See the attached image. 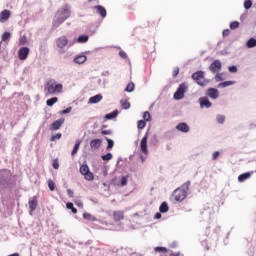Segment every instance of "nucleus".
Masks as SVG:
<instances>
[{
    "label": "nucleus",
    "mask_w": 256,
    "mask_h": 256,
    "mask_svg": "<svg viewBox=\"0 0 256 256\" xmlns=\"http://www.w3.org/2000/svg\"><path fill=\"white\" fill-rule=\"evenodd\" d=\"M11 171L4 169L0 171V191H5V189H11L14 187L15 182L11 181Z\"/></svg>",
    "instance_id": "1"
},
{
    "label": "nucleus",
    "mask_w": 256,
    "mask_h": 256,
    "mask_svg": "<svg viewBox=\"0 0 256 256\" xmlns=\"http://www.w3.org/2000/svg\"><path fill=\"white\" fill-rule=\"evenodd\" d=\"M44 91L46 95H55V93H61V91H63V84H57L55 80H50L47 82Z\"/></svg>",
    "instance_id": "2"
},
{
    "label": "nucleus",
    "mask_w": 256,
    "mask_h": 256,
    "mask_svg": "<svg viewBox=\"0 0 256 256\" xmlns=\"http://www.w3.org/2000/svg\"><path fill=\"white\" fill-rule=\"evenodd\" d=\"M69 18V14H67V10L62 9L59 10L56 15L55 19L52 23L53 29H57V27H60L62 23H65V21Z\"/></svg>",
    "instance_id": "3"
},
{
    "label": "nucleus",
    "mask_w": 256,
    "mask_h": 256,
    "mask_svg": "<svg viewBox=\"0 0 256 256\" xmlns=\"http://www.w3.org/2000/svg\"><path fill=\"white\" fill-rule=\"evenodd\" d=\"M192 79L200 87H205V85H207L209 83V80L205 79V72L201 71V70L193 73Z\"/></svg>",
    "instance_id": "4"
},
{
    "label": "nucleus",
    "mask_w": 256,
    "mask_h": 256,
    "mask_svg": "<svg viewBox=\"0 0 256 256\" xmlns=\"http://www.w3.org/2000/svg\"><path fill=\"white\" fill-rule=\"evenodd\" d=\"M172 197H174L175 201H184L187 198V190L183 187L177 188L174 190Z\"/></svg>",
    "instance_id": "5"
},
{
    "label": "nucleus",
    "mask_w": 256,
    "mask_h": 256,
    "mask_svg": "<svg viewBox=\"0 0 256 256\" xmlns=\"http://www.w3.org/2000/svg\"><path fill=\"white\" fill-rule=\"evenodd\" d=\"M80 173L84 176L86 181H93L95 179V176L93 175V172H90L89 166L87 164H83L80 167Z\"/></svg>",
    "instance_id": "6"
},
{
    "label": "nucleus",
    "mask_w": 256,
    "mask_h": 256,
    "mask_svg": "<svg viewBox=\"0 0 256 256\" xmlns=\"http://www.w3.org/2000/svg\"><path fill=\"white\" fill-rule=\"evenodd\" d=\"M187 91V85L185 83H182L179 85L177 91L174 93V99H183L185 97V92Z\"/></svg>",
    "instance_id": "7"
},
{
    "label": "nucleus",
    "mask_w": 256,
    "mask_h": 256,
    "mask_svg": "<svg viewBox=\"0 0 256 256\" xmlns=\"http://www.w3.org/2000/svg\"><path fill=\"white\" fill-rule=\"evenodd\" d=\"M155 253H169V256H183L181 252H173L165 247H155Z\"/></svg>",
    "instance_id": "8"
},
{
    "label": "nucleus",
    "mask_w": 256,
    "mask_h": 256,
    "mask_svg": "<svg viewBox=\"0 0 256 256\" xmlns=\"http://www.w3.org/2000/svg\"><path fill=\"white\" fill-rule=\"evenodd\" d=\"M30 51L31 50L29 49V47H21L18 51V58L20 59V61L27 60V58L29 57Z\"/></svg>",
    "instance_id": "9"
},
{
    "label": "nucleus",
    "mask_w": 256,
    "mask_h": 256,
    "mask_svg": "<svg viewBox=\"0 0 256 256\" xmlns=\"http://www.w3.org/2000/svg\"><path fill=\"white\" fill-rule=\"evenodd\" d=\"M63 123H65V119H63V118H60V119L54 121L50 125V131H59V129H61Z\"/></svg>",
    "instance_id": "10"
},
{
    "label": "nucleus",
    "mask_w": 256,
    "mask_h": 256,
    "mask_svg": "<svg viewBox=\"0 0 256 256\" xmlns=\"http://www.w3.org/2000/svg\"><path fill=\"white\" fill-rule=\"evenodd\" d=\"M209 70L211 71V73H219V71H221V61H213L209 66Z\"/></svg>",
    "instance_id": "11"
},
{
    "label": "nucleus",
    "mask_w": 256,
    "mask_h": 256,
    "mask_svg": "<svg viewBox=\"0 0 256 256\" xmlns=\"http://www.w3.org/2000/svg\"><path fill=\"white\" fill-rule=\"evenodd\" d=\"M67 43H69L67 36H61L56 40V45L59 49H65V47H67Z\"/></svg>",
    "instance_id": "12"
},
{
    "label": "nucleus",
    "mask_w": 256,
    "mask_h": 256,
    "mask_svg": "<svg viewBox=\"0 0 256 256\" xmlns=\"http://www.w3.org/2000/svg\"><path fill=\"white\" fill-rule=\"evenodd\" d=\"M147 139L148 135L145 134V136L142 138L141 143H140V149L144 155H149V150L147 149Z\"/></svg>",
    "instance_id": "13"
},
{
    "label": "nucleus",
    "mask_w": 256,
    "mask_h": 256,
    "mask_svg": "<svg viewBox=\"0 0 256 256\" xmlns=\"http://www.w3.org/2000/svg\"><path fill=\"white\" fill-rule=\"evenodd\" d=\"M103 141L101 139H93L90 141V148L92 151H97L102 145Z\"/></svg>",
    "instance_id": "14"
},
{
    "label": "nucleus",
    "mask_w": 256,
    "mask_h": 256,
    "mask_svg": "<svg viewBox=\"0 0 256 256\" xmlns=\"http://www.w3.org/2000/svg\"><path fill=\"white\" fill-rule=\"evenodd\" d=\"M125 219V212L118 210L113 212V220L116 222L123 221Z\"/></svg>",
    "instance_id": "15"
},
{
    "label": "nucleus",
    "mask_w": 256,
    "mask_h": 256,
    "mask_svg": "<svg viewBox=\"0 0 256 256\" xmlns=\"http://www.w3.org/2000/svg\"><path fill=\"white\" fill-rule=\"evenodd\" d=\"M10 17H11V11L3 10L0 13V23H5V21H9Z\"/></svg>",
    "instance_id": "16"
},
{
    "label": "nucleus",
    "mask_w": 256,
    "mask_h": 256,
    "mask_svg": "<svg viewBox=\"0 0 256 256\" xmlns=\"http://www.w3.org/2000/svg\"><path fill=\"white\" fill-rule=\"evenodd\" d=\"M94 9L97 10L98 15H100L102 19H105V17H107V10L105 9V7L101 5H97V6H94Z\"/></svg>",
    "instance_id": "17"
},
{
    "label": "nucleus",
    "mask_w": 256,
    "mask_h": 256,
    "mask_svg": "<svg viewBox=\"0 0 256 256\" xmlns=\"http://www.w3.org/2000/svg\"><path fill=\"white\" fill-rule=\"evenodd\" d=\"M177 131H181V133H189V125L187 123H180L176 126Z\"/></svg>",
    "instance_id": "18"
},
{
    "label": "nucleus",
    "mask_w": 256,
    "mask_h": 256,
    "mask_svg": "<svg viewBox=\"0 0 256 256\" xmlns=\"http://www.w3.org/2000/svg\"><path fill=\"white\" fill-rule=\"evenodd\" d=\"M208 97H210L211 99H217V97H219V90L215 88H209Z\"/></svg>",
    "instance_id": "19"
},
{
    "label": "nucleus",
    "mask_w": 256,
    "mask_h": 256,
    "mask_svg": "<svg viewBox=\"0 0 256 256\" xmlns=\"http://www.w3.org/2000/svg\"><path fill=\"white\" fill-rule=\"evenodd\" d=\"M28 205H29L30 211H35V209H37V197L36 196L32 197L29 200Z\"/></svg>",
    "instance_id": "20"
},
{
    "label": "nucleus",
    "mask_w": 256,
    "mask_h": 256,
    "mask_svg": "<svg viewBox=\"0 0 256 256\" xmlns=\"http://www.w3.org/2000/svg\"><path fill=\"white\" fill-rule=\"evenodd\" d=\"M211 101H209V98L207 97H203L200 98V106L201 107H206V109H209V107H211Z\"/></svg>",
    "instance_id": "21"
},
{
    "label": "nucleus",
    "mask_w": 256,
    "mask_h": 256,
    "mask_svg": "<svg viewBox=\"0 0 256 256\" xmlns=\"http://www.w3.org/2000/svg\"><path fill=\"white\" fill-rule=\"evenodd\" d=\"M87 61V56L85 55H78L74 58V63H77L78 65H83Z\"/></svg>",
    "instance_id": "22"
},
{
    "label": "nucleus",
    "mask_w": 256,
    "mask_h": 256,
    "mask_svg": "<svg viewBox=\"0 0 256 256\" xmlns=\"http://www.w3.org/2000/svg\"><path fill=\"white\" fill-rule=\"evenodd\" d=\"M250 178H251V172H246L238 176V181L239 183H243L244 181H247V179H250Z\"/></svg>",
    "instance_id": "23"
},
{
    "label": "nucleus",
    "mask_w": 256,
    "mask_h": 256,
    "mask_svg": "<svg viewBox=\"0 0 256 256\" xmlns=\"http://www.w3.org/2000/svg\"><path fill=\"white\" fill-rule=\"evenodd\" d=\"M102 99H103V96L98 94L90 97L88 103H91V104L99 103Z\"/></svg>",
    "instance_id": "24"
},
{
    "label": "nucleus",
    "mask_w": 256,
    "mask_h": 256,
    "mask_svg": "<svg viewBox=\"0 0 256 256\" xmlns=\"http://www.w3.org/2000/svg\"><path fill=\"white\" fill-rule=\"evenodd\" d=\"M79 147H81V140L76 141V144H75V146L72 150V153H71L72 157H75V155H77V153L79 151Z\"/></svg>",
    "instance_id": "25"
},
{
    "label": "nucleus",
    "mask_w": 256,
    "mask_h": 256,
    "mask_svg": "<svg viewBox=\"0 0 256 256\" xmlns=\"http://www.w3.org/2000/svg\"><path fill=\"white\" fill-rule=\"evenodd\" d=\"M231 85H235V82L234 81H225V82L218 84V88L225 89V87H229Z\"/></svg>",
    "instance_id": "26"
},
{
    "label": "nucleus",
    "mask_w": 256,
    "mask_h": 256,
    "mask_svg": "<svg viewBox=\"0 0 256 256\" xmlns=\"http://www.w3.org/2000/svg\"><path fill=\"white\" fill-rule=\"evenodd\" d=\"M119 115V111L114 110L111 113L105 115V119H115Z\"/></svg>",
    "instance_id": "27"
},
{
    "label": "nucleus",
    "mask_w": 256,
    "mask_h": 256,
    "mask_svg": "<svg viewBox=\"0 0 256 256\" xmlns=\"http://www.w3.org/2000/svg\"><path fill=\"white\" fill-rule=\"evenodd\" d=\"M159 211L160 213H167V211H169V205H167V202H163L160 205Z\"/></svg>",
    "instance_id": "28"
},
{
    "label": "nucleus",
    "mask_w": 256,
    "mask_h": 256,
    "mask_svg": "<svg viewBox=\"0 0 256 256\" xmlns=\"http://www.w3.org/2000/svg\"><path fill=\"white\" fill-rule=\"evenodd\" d=\"M125 91H126L127 93H133V91H135V83L130 82V83L126 86Z\"/></svg>",
    "instance_id": "29"
},
{
    "label": "nucleus",
    "mask_w": 256,
    "mask_h": 256,
    "mask_svg": "<svg viewBox=\"0 0 256 256\" xmlns=\"http://www.w3.org/2000/svg\"><path fill=\"white\" fill-rule=\"evenodd\" d=\"M57 101H59V98L57 97L50 98L46 101V105H48V107H53L54 103H57Z\"/></svg>",
    "instance_id": "30"
},
{
    "label": "nucleus",
    "mask_w": 256,
    "mask_h": 256,
    "mask_svg": "<svg viewBox=\"0 0 256 256\" xmlns=\"http://www.w3.org/2000/svg\"><path fill=\"white\" fill-rule=\"evenodd\" d=\"M252 47H256V40H255V38H250L247 41V48L248 49H252Z\"/></svg>",
    "instance_id": "31"
},
{
    "label": "nucleus",
    "mask_w": 256,
    "mask_h": 256,
    "mask_svg": "<svg viewBox=\"0 0 256 256\" xmlns=\"http://www.w3.org/2000/svg\"><path fill=\"white\" fill-rule=\"evenodd\" d=\"M120 105L122 109H129L131 107V103H129L127 100H121Z\"/></svg>",
    "instance_id": "32"
},
{
    "label": "nucleus",
    "mask_w": 256,
    "mask_h": 256,
    "mask_svg": "<svg viewBox=\"0 0 256 256\" xmlns=\"http://www.w3.org/2000/svg\"><path fill=\"white\" fill-rule=\"evenodd\" d=\"M89 41V36L81 35L78 37V43H87Z\"/></svg>",
    "instance_id": "33"
},
{
    "label": "nucleus",
    "mask_w": 256,
    "mask_h": 256,
    "mask_svg": "<svg viewBox=\"0 0 256 256\" xmlns=\"http://www.w3.org/2000/svg\"><path fill=\"white\" fill-rule=\"evenodd\" d=\"M128 181H129V176H122L120 179L121 187H125V185H127Z\"/></svg>",
    "instance_id": "34"
},
{
    "label": "nucleus",
    "mask_w": 256,
    "mask_h": 256,
    "mask_svg": "<svg viewBox=\"0 0 256 256\" xmlns=\"http://www.w3.org/2000/svg\"><path fill=\"white\" fill-rule=\"evenodd\" d=\"M66 207H67V209H71V211H72V213H73L74 215L77 214V208H74L72 202H68V203L66 204Z\"/></svg>",
    "instance_id": "35"
},
{
    "label": "nucleus",
    "mask_w": 256,
    "mask_h": 256,
    "mask_svg": "<svg viewBox=\"0 0 256 256\" xmlns=\"http://www.w3.org/2000/svg\"><path fill=\"white\" fill-rule=\"evenodd\" d=\"M147 126V122H145V120H139L137 127L138 129H145V127Z\"/></svg>",
    "instance_id": "36"
},
{
    "label": "nucleus",
    "mask_w": 256,
    "mask_h": 256,
    "mask_svg": "<svg viewBox=\"0 0 256 256\" xmlns=\"http://www.w3.org/2000/svg\"><path fill=\"white\" fill-rule=\"evenodd\" d=\"M9 39H11V33L4 32L2 35V41H9Z\"/></svg>",
    "instance_id": "37"
},
{
    "label": "nucleus",
    "mask_w": 256,
    "mask_h": 256,
    "mask_svg": "<svg viewBox=\"0 0 256 256\" xmlns=\"http://www.w3.org/2000/svg\"><path fill=\"white\" fill-rule=\"evenodd\" d=\"M102 159H103V161H111V159H113V154L107 153L102 156Z\"/></svg>",
    "instance_id": "38"
},
{
    "label": "nucleus",
    "mask_w": 256,
    "mask_h": 256,
    "mask_svg": "<svg viewBox=\"0 0 256 256\" xmlns=\"http://www.w3.org/2000/svg\"><path fill=\"white\" fill-rule=\"evenodd\" d=\"M252 5H253V2H251V0H245L244 1V8L245 9H251Z\"/></svg>",
    "instance_id": "39"
},
{
    "label": "nucleus",
    "mask_w": 256,
    "mask_h": 256,
    "mask_svg": "<svg viewBox=\"0 0 256 256\" xmlns=\"http://www.w3.org/2000/svg\"><path fill=\"white\" fill-rule=\"evenodd\" d=\"M230 29H232V30L239 29V21H234V22L230 23Z\"/></svg>",
    "instance_id": "40"
},
{
    "label": "nucleus",
    "mask_w": 256,
    "mask_h": 256,
    "mask_svg": "<svg viewBox=\"0 0 256 256\" xmlns=\"http://www.w3.org/2000/svg\"><path fill=\"white\" fill-rule=\"evenodd\" d=\"M143 119L144 121H151V113L149 111L144 112Z\"/></svg>",
    "instance_id": "41"
},
{
    "label": "nucleus",
    "mask_w": 256,
    "mask_h": 256,
    "mask_svg": "<svg viewBox=\"0 0 256 256\" xmlns=\"http://www.w3.org/2000/svg\"><path fill=\"white\" fill-rule=\"evenodd\" d=\"M48 187L50 189V191H55V182H53V180H48Z\"/></svg>",
    "instance_id": "42"
},
{
    "label": "nucleus",
    "mask_w": 256,
    "mask_h": 256,
    "mask_svg": "<svg viewBox=\"0 0 256 256\" xmlns=\"http://www.w3.org/2000/svg\"><path fill=\"white\" fill-rule=\"evenodd\" d=\"M61 137H62V134L61 133H57L56 135H53L50 138V141H57V140L61 139Z\"/></svg>",
    "instance_id": "43"
},
{
    "label": "nucleus",
    "mask_w": 256,
    "mask_h": 256,
    "mask_svg": "<svg viewBox=\"0 0 256 256\" xmlns=\"http://www.w3.org/2000/svg\"><path fill=\"white\" fill-rule=\"evenodd\" d=\"M106 141H107V143H108L107 149H113V146L115 145V143L113 142V140L107 138Z\"/></svg>",
    "instance_id": "44"
},
{
    "label": "nucleus",
    "mask_w": 256,
    "mask_h": 256,
    "mask_svg": "<svg viewBox=\"0 0 256 256\" xmlns=\"http://www.w3.org/2000/svg\"><path fill=\"white\" fill-rule=\"evenodd\" d=\"M217 121H218V123H220V124L225 123V116H223V115H218V116H217Z\"/></svg>",
    "instance_id": "45"
},
{
    "label": "nucleus",
    "mask_w": 256,
    "mask_h": 256,
    "mask_svg": "<svg viewBox=\"0 0 256 256\" xmlns=\"http://www.w3.org/2000/svg\"><path fill=\"white\" fill-rule=\"evenodd\" d=\"M219 151H216V152H214L213 154H212V159H213V161H217V159L219 158Z\"/></svg>",
    "instance_id": "46"
},
{
    "label": "nucleus",
    "mask_w": 256,
    "mask_h": 256,
    "mask_svg": "<svg viewBox=\"0 0 256 256\" xmlns=\"http://www.w3.org/2000/svg\"><path fill=\"white\" fill-rule=\"evenodd\" d=\"M53 168H54V169H59V159H55V160L53 161Z\"/></svg>",
    "instance_id": "47"
},
{
    "label": "nucleus",
    "mask_w": 256,
    "mask_h": 256,
    "mask_svg": "<svg viewBox=\"0 0 256 256\" xmlns=\"http://www.w3.org/2000/svg\"><path fill=\"white\" fill-rule=\"evenodd\" d=\"M119 55H120V57H121L122 59H127V53H126L125 51L121 50V51L119 52Z\"/></svg>",
    "instance_id": "48"
},
{
    "label": "nucleus",
    "mask_w": 256,
    "mask_h": 256,
    "mask_svg": "<svg viewBox=\"0 0 256 256\" xmlns=\"http://www.w3.org/2000/svg\"><path fill=\"white\" fill-rule=\"evenodd\" d=\"M229 35H231V30L226 29L223 31V37H229Z\"/></svg>",
    "instance_id": "49"
},
{
    "label": "nucleus",
    "mask_w": 256,
    "mask_h": 256,
    "mask_svg": "<svg viewBox=\"0 0 256 256\" xmlns=\"http://www.w3.org/2000/svg\"><path fill=\"white\" fill-rule=\"evenodd\" d=\"M230 73H237V67L236 66H230L229 68Z\"/></svg>",
    "instance_id": "50"
},
{
    "label": "nucleus",
    "mask_w": 256,
    "mask_h": 256,
    "mask_svg": "<svg viewBox=\"0 0 256 256\" xmlns=\"http://www.w3.org/2000/svg\"><path fill=\"white\" fill-rule=\"evenodd\" d=\"M172 75L173 77H177V75H179V68H174Z\"/></svg>",
    "instance_id": "51"
},
{
    "label": "nucleus",
    "mask_w": 256,
    "mask_h": 256,
    "mask_svg": "<svg viewBox=\"0 0 256 256\" xmlns=\"http://www.w3.org/2000/svg\"><path fill=\"white\" fill-rule=\"evenodd\" d=\"M215 79H216V81H223V77L221 76V74H216V76H215Z\"/></svg>",
    "instance_id": "52"
},
{
    "label": "nucleus",
    "mask_w": 256,
    "mask_h": 256,
    "mask_svg": "<svg viewBox=\"0 0 256 256\" xmlns=\"http://www.w3.org/2000/svg\"><path fill=\"white\" fill-rule=\"evenodd\" d=\"M67 113H71V107L66 108L65 110L62 111V115H66Z\"/></svg>",
    "instance_id": "53"
},
{
    "label": "nucleus",
    "mask_w": 256,
    "mask_h": 256,
    "mask_svg": "<svg viewBox=\"0 0 256 256\" xmlns=\"http://www.w3.org/2000/svg\"><path fill=\"white\" fill-rule=\"evenodd\" d=\"M102 135H111V130H102Z\"/></svg>",
    "instance_id": "54"
},
{
    "label": "nucleus",
    "mask_w": 256,
    "mask_h": 256,
    "mask_svg": "<svg viewBox=\"0 0 256 256\" xmlns=\"http://www.w3.org/2000/svg\"><path fill=\"white\" fill-rule=\"evenodd\" d=\"M83 217H84V219L89 220V219H91V214H89V213H84V214H83Z\"/></svg>",
    "instance_id": "55"
},
{
    "label": "nucleus",
    "mask_w": 256,
    "mask_h": 256,
    "mask_svg": "<svg viewBox=\"0 0 256 256\" xmlns=\"http://www.w3.org/2000/svg\"><path fill=\"white\" fill-rule=\"evenodd\" d=\"M67 195L70 196V197H73V195H74L73 190L68 189V190H67Z\"/></svg>",
    "instance_id": "56"
},
{
    "label": "nucleus",
    "mask_w": 256,
    "mask_h": 256,
    "mask_svg": "<svg viewBox=\"0 0 256 256\" xmlns=\"http://www.w3.org/2000/svg\"><path fill=\"white\" fill-rule=\"evenodd\" d=\"M155 219H161V213L157 212V213L155 214Z\"/></svg>",
    "instance_id": "57"
},
{
    "label": "nucleus",
    "mask_w": 256,
    "mask_h": 256,
    "mask_svg": "<svg viewBox=\"0 0 256 256\" xmlns=\"http://www.w3.org/2000/svg\"><path fill=\"white\" fill-rule=\"evenodd\" d=\"M76 205H77V207H83V203H81V202L76 203Z\"/></svg>",
    "instance_id": "58"
},
{
    "label": "nucleus",
    "mask_w": 256,
    "mask_h": 256,
    "mask_svg": "<svg viewBox=\"0 0 256 256\" xmlns=\"http://www.w3.org/2000/svg\"><path fill=\"white\" fill-rule=\"evenodd\" d=\"M160 256H169V253H162Z\"/></svg>",
    "instance_id": "59"
},
{
    "label": "nucleus",
    "mask_w": 256,
    "mask_h": 256,
    "mask_svg": "<svg viewBox=\"0 0 256 256\" xmlns=\"http://www.w3.org/2000/svg\"><path fill=\"white\" fill-rule=\"evenodd\" d=\"M189 185H191V183H190V182L186 183V187H189Z\"/></svg>",
    "instance_id": "60"
},
{
    "label": "nucleus",
    "mask_w": 256,
    "mask_h": 256,
    "mask_svg": "<svg viewBox=\"0 0 256 256\" xmlns=\"http://www.w3.org/2000/svg\"><path fill=\"white\" fill-rule=\"evenodd\" d=\"M89 1H93V0H89Z\"/></svg>",
    "instance_id": "61"
}]
</instances>
